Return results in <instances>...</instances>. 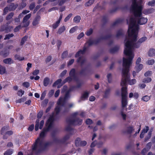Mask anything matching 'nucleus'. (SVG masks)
Instances as JSON below:
<instances>
[{"mask_svg":"<svg viewBox=\"0 0 155 155\" xmlns=\"http://www.w3.org/2000/svg\"><path fill=\"white\" fill-rule=\"evenodd\" d=\"M75 70L74 69H73L71 71L69 74L70 76L74 78V79H75V78H76L75 76Z\"/></svg>","mask_w":155,"mask_h":155,"instance_id":"obj_24","label":"nucleus"},{"mask_svg":"<svg viewBox=\"0 0 155 155\" xmlns=\"http://www.w3.org/2000/svg\"><path fill=\"white\" fill-rule=\"evenodd\" d=\"M67 55V52H64L62 54L61 57L62 58H65Z\"/></svg>","mask_w":155,"mask_h":155,"instance_id":"obj_61","label":"nucleus"},{"mask_svg":"<svg viewBox=\"0 0 155 155\" xmlns=\"http://www.w3.org/2000/svg\"><path fill=\"white\" fill-rule=\"evenodd\" d=\"M149 150L147 148H144L142 151V153L143 155H145Z\"/></svg>","mask_w":155,"mask_h":155,"instance_id":"obj_50","label":"nucleus"},{"mask_svg":"<svg viewBox=\"0 0 155 155\" xmlns=\"http://www.w3.org/2000/svg\"><path fill=\"white\" fill-rule=\"evenodd\" d=\"M151 81V79L150 78H148L144 79L143 80V82L145 83H148Z\"/></svg>","mask_w":155,"mask_h":155,"instance_id":"obj_43","label":"nucleus"},{"mask_svg":"<svg viewBox=\"0 0 155 155\" xmlns=\"http://www.w3.org/2000/svg\"><path fill=\"white\" fill-rule=\"evenodd\" d=\"M154 9L153 8L145 9L143 11V14L147 15L152 13L154 11Z\"/></svg>","mask_w":155,"mask_h":155,"instance_id":"obj_14","label":"nucleus"},{"mask_svg":"<svg viewBox=\"0 0 155 155\" xmlns=\"http://www.w3.org/2000/svg\"><path fill=\"white\" fill-rule=\"evenodd\" d=\"M141 59L140 57H139L137 58L136 61V64H140V63L141 62Z\"/></svg>","mask_w":155,"mask_h":155,"instance_id":"obj_56","label":"nucleus"},{"mask_svg":"<svg viewBox=\"0 0 155 155\" xmlns=\"http://www.w3.org/2000/svg\"><path fill=\"white\" fill-rule=\"evenodd\" d=\"M122 102L121 105L123 108L126 107L127 104L126 96L127 95L126 87H122Z\"/></svg>","mask_w":155,"mask_h":155,"instance_id":"obj_5","label":"nucleus"},{"mask_svg":"<svg viewBox=\"0 0 155 155\" xmlns=\"http://www.w3.org/2000/svg\"><path fill=\"white\" fill-rule=\"evenodd\" d=\"M73 79L74 80L76 81L77 83H78L79 82V81L76 78H75V79H74V78L72 77H69L65 80V82H70L72 81V79Z\"/></svg>","mask_w":155,"mask_h":155,"instance_id":"obj_15","label":"nucleus"},{"mask_svg":"<svg viewBox=\"0 0 155 155\" xmlns=\"http://www.w3.org/2000/svg\"><path fill=\"white\" fill-rule=\"evenodd\" d=\"M18 6V5L17 4L15 5L13 3L11 4L8 7L9 8V11H13L15 10Z\"/></svg>","mask_w":155,"mask_h":155,"instance_id":"obj_9","label":"nucleus"},{"mask_svg":"<svg viewBox=\"0 0 155 155\" xmlns=\"http://www.w3.org/2000/svg\"><path fill=\"white\" fill-rule=\"evenodd\" d=\"M40 17L39 16H37L36 17L32 22V24L34 26H36L39 24Z\"/></svg>","mask_w":155,"mask_h":155,"instance_id":"obj_10","label":"nucleus"},{"mask_svg":"<svg viewBox=\"0 0 155 155\" xmlns=\"http://www.w3.org/2000/svg\"><path fill=\"white\" fill-rule=\"evenodd\" d=\"M60 110V107L59 106L57 107L55 109V112L56 114H58Z\"/></svg>","mask_w":155,"mask_h":155,"instance_id":"obj_48","label":"nucleus"},{"mask_svg":"<svg viewBox=\"0 0 155 155\" xmlns=\"http://www.w3.org/2000/svg\"><path fill=\"white\" fill-rule=\"evenodd\" d=\"M54 117L53 115L51 116L46 122V128L44 129L40 135V137L37 139L35 144L32 146V149L34 150H40L44 146V143L41 139L46 135L47 131L50 130L53 125Z\"/></svg>","mask_w":155,"mask_h":155,"instance_id":"obj_4","label":"nucleus"},{"mask_svg":"<svg viewBox=\"0 0 155 155\" xmlns=\"http://www.w3.org/2000/svg\"><path fill=\"white\" fill-rule=\"evenodd\" d=\"M44 121L43 120H42L41 121V122L40 123V125H39V129H41L42 128L43 125L44 124Z\"/></svg>","mask_w":155,"mask_h":155,"instance_id":"obj_58","label":"nucleus"},{"mask_svg":"<svg viewBox=\"0 0 155 155\" xmlns=\"http://www.w3.org/2000/svg\"><path fill=\"white\" fill-rule=\"evenodd\" d=\"M66 29V27L64 26H61L59 28L57 33L59 34H61L65 31Z\"/></svg>","mask_w":155,"mask_h":155,"instance_id":"obj_11","label":"nucleus"},{"mask_svg":"<svg viewBox=\"0 0 155 155\" xmlns=\"http://www.w3.org/2000/svg\"><path fill=\"white\" fill-rule=\"evenodd\" d=\"M13 133V132L11 130L7 131L4 135L3 137V138L4 139H6L8 137V136L12 135Z\"/></svg>","mask_w":155,"mask_h":155,"instance_id":"obj_17","label":"nucleus"},{"mask_svg":"<svg viewBox=\"0 0 155 155\" xmlns=\"http://www.w3.org/2000/svg\"><path fill=\"white\" fill-rule=\"evenodd\" d=\"M92 122V120L89 119H87L86 121V123L87 124H91Z\"/></svg>","mask_w":155,"mask_h":155,"instance_id":"obj_59","label":"nucleus"},{"mask_svg":"<svg viewBox=\"0 0 155 155\" xmlns=\"http://www.w3.org/2000/svg\"><path fill=\"white\" fill-rule=\"evenodd\" d=\"M54 90H52L50 91L48 93V94L49 96L50 97H51L54 94Z\"/></svg>","mask_w":155,"mask_h":155,"instance_id":"obj_57","label":"nucleus"},{"mask_svg":"<svg viewBox=\"0 0 155 155\" xmlns=\"http://www.w3.org/2000/svg\"><path fill=\"white\" fill-rule=\"evenodd\" d=\"M43 112L42 111H40L37 115V117L38 118H40L42 116Z\"/></svg>","mask_w":155,"mask_h":155,"instance_id":"obj_60","label":"nucleus"},{"mask_svg":"<svg viewBox=\"0 0 155 155\" xmlns=\"http://www.w3.org/2000/svg\"><path fill=\"white\" fill-rule=\"evenodd\" d=\"M39 120H37L36 121V124L35 127V130L36 131L38 130V127L39 126Z\"/></svg>","mask_w":155,"mask_h":155,"instance_id":"obj_36","label":"nucleus"},{"mask_svg":"<svg viewBox=\"0 0 155 155\" xmlns=\"http://www.w3.org/2000/svg\"><path fill=\"white\" fill-rule=\"evenodd\" d=\"M134 130V129L132 127H129L127 129V132L128 134H131Z\"/></svg>","mask_w":155,"mask_h":155,"instance_id":"obj_23","label":"nucleus"},{"mask_svg":"<svg viewBox=\"0 0 155 155\" xmlns=\"http://www.w3.org/2000/svg\"><path fill=\"white\" fill-rule=\"evenodd\" d=\"M60 23L59 22L57 21L53 24L52 27L53 28L55 29L57 28L59 25Z\"/></svg>","mask_w":155,"mask_h":155,"instance_id":"obj_32","label":"nucleus"},{"mask_svg":"<svg viewBox=\"0 0 155 155\" xmlns=\"http://www.w3.org/2000/svg\"><path fill=\"white\" fill-rule=\"evenodd\" d=\"M149 127L148 126H146L142 130V132L145 134L147 133L149 130Z\"/></svg>","mask_w":155,"mask_h":155,"instance_id":"obj_44","label":"nucleus"},{"mask_svg":"<svg viewBox=\"0 0 155 155\" xmlns=\"http://www.w3.org/2000/svg\"><path fill=\"white\" fill-rule=\"evenodd\" d=\"M61 81V79L57 80L56 82H55L53 85V87H54L57 85L59 84H60Z\"/></svg>","mask_w":155,"mask_h":155,"instance_id":"obj_38","label":"nucleus"},{"mask_svg":"<svg viewBox=\"0 0 155 155\" xmlns=\"http://www.w3.org/2000/svg\"><path fill=\"white\" fill-rule=\"evenodd\" d=\"M151 135V132H149L148 134V135L147 137L145 138V141H146L149 139L150 138Z\"/></svg>","mask_w":155,"mask_h":155,"instance_id":"obj_49","label":"nucleus"},{"mask_svg":"<svg viewBox=\"0 0 155 155\" xmlns=\"http://www.w3.org/2000/svg\"><path fill=\"white\" fill-rule=\"evenodd\" d=\"M35 3H31L29 6V8L30 10H32L35 7Z\"/></svg>","mask_w":155,"mask_h":155,"instance_id":"obj_62","label":"nucleus"},{"mask_svg":"<svg viewBox=\"0 0 155 155\" xmlns=\"http://www.w3.org/2000/svg\"><path fill=\"white\" fill-rule=\"evenodd\" d=\"M128 36L124 41L125 48L124 51V54L127 56L126 58L133 60L134 57V49L139 48L140 44L147 39L146 37L140 38L136 42L137 37L138 31L137 32L136 38L134 37V31H128Z\"/></svg>","mask_w":155,"mask_h":155,"instance_id":"obj_2","label":"nucleus"},{"mask_svg":"<svg viewBox=\"0 0 155 155\" xmlns=\"http://www.w3.org/2000/svg\"><path fill=\"white\" fill-rule=\"evenodd\" d=\"M24 58L23 57H21L20 55L16 54L15 56V59L19 61H21L24 60Z\"/></svg>","mask_w":155,"mask_h":155,"instance_id":"obj_18","label":"nucleus"},{"mask_svg":"<svg viewBox=\"0 0 155 155\" xmlns=\"http://www.w3.org/2000/svg\"><path fill=\"white\" fill-rule=\"evenodd\" d=\"M8 127L7 126L3 127L2 129L1 134H3V133L5 130H7L8 129Z\"/></svg>","mask_w":155,"mask_h":155,"instance_id":"obj_47","label":"nucleus"},{"mask_svg":"<svg viewBox=\"0 0 155 155\" xmlns=\"http://www.w3.org/2000/svg\"><path fill=\"white\" fill-rule=\"evenodd\" d=\"M154 63V60L153 59H150L148 60L147 62V64L149 65H152Z\"/></svg>","mask_w":155,"mask_h":155,"instance_id":"obj_35","label":"nucleus"},{"mask_svg":"<svg viewBox=\"0 0 155 155\" xmlns=\"http://www.w3.org/2000/svg\"><path fill=\"white\" fill-rule=\"evenodd\" d=\"M142 100L145 101H147L150 99V97L148 96H145L142 98Z\"/></svg>","mask_w":155,"mask_h":155,"instance_id":"obj_42","label":"nucleus"},{"mask_svg":"<svg viewBox=\"0 0 155 155\" xmlns=\"http://www.w3.org/2000/svg\"><path fill=\"white\" fill-rule=\"evenodd\" d=\"M143 68V65L142 64H136L134 68V70L133 71L132 74L134 77H135L137 73L140 71Z\"/></svg>","mask_w":155,"mask_h":155,"instance_id":"obj_7","label":"nucleus"},{"mask_svg":"<svg viewBox=\"0 0 155 155\" xmlns=\"http://www.w3.org/2000/svg\"><path fill=\"white\" fill-rule=\"evenodd\" d=\"M49 79L48 78H45L44 80L43 84L45 86H47L49 83Z\"/></svg>","mask_w":155,"mask_h":155,"instance_id":"obj_22","label":"nucleus"},{"mask_svg":"<svg viewBox=\"0 0 155 155\" xmlns=\"http://www.w3.org/2000/svg\"><path fill=\"white\" fill-rule=\"evenodd\" d=\"M72 14L71 13L69 14L64 19V21L65 22L68 21L70 18L72 16Z\"/></svg>","mask_w":155,"mask_h":155,"instance_id":"obj_40","label":"nucleus"},{"mask_svg":"<svg viewBox=\"0 0 155 155\" xmlns=\"http://www.w3.org/2000/svg\"><path fill=\"white\" fill-rule=\"evenodd\" d=\"M93 31V29L90 28L87 31L86 34L87 36H89L92 34Z\"/></svg>","mask_w":155,"mask_h":155,"instance_id":"obj_41","label":"nucleus"},{"mask_svg":"<svg viewBox=\"0 0 155 155\" xmlns=\"http://www.w3.org/2000/svg\"><path fill=\"white\" fill-rule=\"evenodd\" d=\"M14 14L13 12L10 13L6 18L7 20H8L11 19L13 16Z\"/></svg>","mask_w":155,"mask_h":155,"instance_id":"obj_31","label":"nucleus"},{"mask_svg":"<svg viewBox=\"0 0 155 155\" xmlns=\"http://www.w3.org/2000/svg\"><path fill=\"white\" fill-rule=\"evenodd\" d=\"M132 0V4L130 8L131 13L134 15V17L131 16L127 20V23L129 25L128 31H134V37L135 38L136 33L138 31V27L137 24L140 25H144L147 23V19L142 16V11L143 5L142 4L143 0Z\"/></svg>","mask_w":155,"mask_h":155,"instance_id":"obj_1","label":"nucleus"},{"mask_svg":"<svg viewBox=\"0 0 155 155\" xmlns=\"http://www.w3.org/2000/svg\"><path fill=\"white\" fill-rule=\"evenodd\" d=\"M81 141V139L79 138H77L75 141V143L77 146H79L80 145Z\"/></svg>","mask_w":155,"mask_h":155,"instance_id":"obj_29","label":"nucleus"},{"mask_svg":"<svg viewBox=\"0 0 155 155\" xmlns=\"http://www.w3.org/2000/svg\"><path fill=\"white\" fill-rule=\"evenodd\" d=\"M27 38L28 37L27 36H25L24 37H23L22 38L21 42V45H23L24 44L25 42L27 41Z\"/></svg>","mask_w":155,"mask_h":155,"instance_id":"obj_30","label":"nucleus"},{"mask_svg":"<svg viewBox=\"0 0 155 155\" xmlns=\"http://www.w3.org/2000/svg\"><path fill=\"white\" fill-rule=\"evenodd\" d=\"M82 122V120L81 119H79L77 118L74 120H72L70 122V124L73 125H80Z\"/></svg>","mask_w":155,"mask_h":155,"instance_id":"obj_8","label":"nucleus"},{"mask_svg":"<svg viewBox=\"0 0 155 155\" xmlns=\"http://www.w3.org/2000/svg\"><path fill=\"white\" fill-rule=\"evenodd\" d=\"M3 62L5 64H10L14 63V61L11 58H6L3 61Z\"/></svg>","mask_w":155,"mask_h":155,"instance_id":"obj_12","label":"nucleus"},{"mask_svg":"<svg viewBox=\"0 0 155 155\" xmlns=\"http://www.w3.org/2000/svg\"><path fill=\"white\" fill-rule=\"evenodd\" d=\"M132 60L123 58V69L122 71V78L121 83V85L122 87H125L126 83L128 82L130 85H133L136 83V81L135 79L130 80V74L129 71L130 66L132 64Z\"/></svg>","mask_w":155,"mask_h":155,"instance_id":"obj_3","label":"nucleus"},{"mask_svg":"<svg viewBox=\"0 0 155 155\" xmlns=\"http://www.w3.org/2000/svg\"><path fill=\"white\" fill-rule=\"evenodd\" d=\"M9 11V8L8 7H5L4 10V13L3 15H6L8 11Z\"/></svg>","mask_w":155,"mask_h":155,"instance_id":"obj_46","label":"nucleus"},{"mask_svg":"<svg viewBox=\"0 0 155 155\" xmlns=\"http://www.w3.org/2000/svg\"><path fill=\"white\" fill-rule=\"evenodd\" d=\"M13 153L12 150H9L6 151L4 153V155H10Z\"/></svg>","mask_w":155,"mask_h":155,"instance_id":"obj_34","label":"nucleus"},{"mask_svg":"<svg viewBox=\"0 0 155 155\" xmlns=\"http://www.w3.org/2000/svg\"><path fill=\"white\" fill-rule=\"evenodd\" d=\"M34 124H32L28 128V130L30 131H31L34 128Z\"/></svg>","mask_w":155,"mask_h":155,"instance_id":"obj_64","label":"nucleus"},{"mask_svg":"<svg viewBox=\"0 0 155 155\" xmlns=\"http://www.w3.org/2000/svg\"><path fill=\"white\" fill-rule=\"evenodd\" d=\"M81 20V17L80 16L77 15L74 18L73 21L75 23H78L80 22Z\"/></svg>","mask_w":155,"mask_h":155,"instance_id":"obj_20","label":"nucleus"},{"mask_svg":"<svg viewBox=\"0 0 155 155\" xmlns=\"http://www.w3.org/2000/svg\"><path fill=\"white\" fill-rule=\"evenodd\" d=\"M84 34L83 32L81 33L77 37L78 39H80L84 36Z\"/></svg>","mask_w":155,"mask_h":155,"instance_id":"obj_52","label":"nucleus"},{"mask_svg":"<svg viewBox=\"0 0 155 155\" xmlns=\"http://www.w3.org/2000/svg\"><path fill=\"white\" fill-rule=\"evenodd\" d=\"M39 73V70H35L33 72V74L34 75H36Z\"/></svg>","mask_w":155,"mask_h":155,"instance_id":"obj_63","label":"nucleus"},{"mask_svg":"<svg viewBox=\"0 0 155 155\" xmlns=\"http://www.w3.org/2000/svg\"><path fill=\"white\" fill-rule=\"evenodd\" d=\"M23 85L27 88L29 86V84L27 82H25L23 83L22 84Z\"/></svg>","mask_w":155,"mask_h":155,"instance_id":"obj_55","label":"nucleus"},{"mask_svg":"<svg viewBox=\"0 0 155 155\" xmlns=\"http://www.w3.org/2000/svg\"><path fill=\"white\" fill-rule=\"evenodd\" d=\"M13 35L12 34L7 35H6L5 37V38L4 39L5 40H6V39H8L10 38L13 37Z\"/></svg>","mask_w":155,"mask_h":155,"instance_id":"obj_51","label":"nucleus"},{"mask_svg":"<svg viewBox=\"0 0 155 155\" xmlns=\"http://www.w3.org/2000/svg\"><path fill=\"white\" fill-rule=\"evenodd\" d=\"M26 100V98L24 97L19 99L16 100V102L20 103L22 102H24Z\"/></svg>","mask_w":155,"mask_h":155,"instance_id":"obj_37","label":"nucleus"},{"mask_svg":"<svg viewBox=\"0 0 155 155\" xmlns=\"http://www.w3.org/2000/svg\"><path fill=\"white\" fill-rule=\"evenodd\" d=\"M94 2V0H89L88 2H86L85 4L86 6H88L91 5Z\"/></svg>","mask_w":155,"mask_h":155,"instance_id":"obj_28","label":"nucleus"},{"mask_svg":"<svg viewBox=\"0 0 155 155\" xmlns=\"http://www.w3.org/2000/svg\"><path fill=\"white\" fill-rule=\"evenodd\" d=\"M31 16V14L30 13L25 16L23 18L22 24L23 27H26L28 26L30 24V21L28 19Z\"/></svg>","mask_w":155,"mask_h":155,"instance_id":"obj_6","label":"nucleus"},{"mask_svg":"<svg viewBox=\"0 0 155 155\" xmlns=\"http://www.w3.org/2000/svg\"><path fill=\"white\" fill-rule=\"evenodd\" d=\"M148 55L150 57L155 56V50L150 49L149 51Z\"/></svg>","mask_w":155,"mask_h":155,"instance_id":"obj_21","label":"nucleus"},{"mask_svg":"<svg viewBox=\"0 0 155 155\" xmlns=\"http://www.w3.org/2000/svg\"><path fill=\"white\" fill-rule=\"evenodd\" d=\"M6 72V68L5 67L0 65V74H3Z\"/></svg>","mask_w":155,"mask_h":155,"instance_id":"obj_19","label":"nucleus"},{"mask_svg":"<svg viewBox=\"0 0 155 155\" xmlns=\"http://www.w3.org/2000/svg\"><path fill=\"white\" fill-rule=\"evenodd\" d=\"M78 29L77 26H74L71 28L69 30V33L72 34L74 32Z\"/></svg>","mask_w":155,"mask_h":155,"instance_id":"obj_25","label":"nucleus"},{"mask_svg":"<svg viewBox=\"0 0 155 155\" xmlns=\"http://www.w3.org/2000/svg\"><path fill=\"white\" fill-rule=\"evenodd\" d=\"M107 77L108 82L110 83L111 81V74H107Z\"/></svg>","mask_w":155,"mask_h":155,"instance_id":"obj_45","label":"nucleus"},{"mask_svg":"<svg viewBox=\"0 0 155 155\" xmlns=\"http://www.w3.org/2000/svg\"><path fill=\"white\" fill-rule=\"evenodd\" d=\"M85 50H84L83 51H80L78 52L75 55V57H78L81 56L84 53Z\"/></svg>","mask_w":155,"mask_h":155,"instance_id":"obj_26","label":"nucleus"},{"mask_svg":"<svg viewBox=\"0 0 155 155\" xmlns=\"http://www.w3.org/2000/svg\"><path fill=\"white\" fill-rule=\"evenodd\" d=\"M46 94V91H44L41 94L40 98L41 100H43L45 97Z\"/></svg>","mask_w":155,"mask_h":155,"instance_id":"obj_53","label":"nucleus"},{"mask_svg":"<svg viewBox=\"0 0 155 155\" xmlns=\"http://www.w3.org/2000/svg\"><path fill=\"white\" fill-rule=\"evenodd\" d=\"M29 12V11L27 10H24L19 15L18 17H22L23 16V15H25L26 14L28 13Z\"/></svg>","mask_w":155,"mask_h":155,"instance_id":"obj_27","label":"nucleus"},{"mask_svg":"<svg viewBox=\"0 0 155 155\" xmlns=\"http://www.w3.org/2000/svg\"><path fill=\"white\" fill-rule=\"evenodd\" d=\"M149 6H153L155 5V0H152V1L149 2L147 4Z\"/></svg>","mask_w":155,"mask_h":155,"instance_id":"obj_33","label":"nucleus"},{"mask_svg":"<svg viewBox=\"0 0 155 155\" xmlns=\"http://www.w3.org/2000/svg\"><path fill=\"white\" fill-rule=\"evenodd\" d=\"M24 91H22L21 90H19L17 93V94L18 96H21L24 93Z\"/></svg>","mask_w":155,"mask_h":155,"instance_id":"obj_39","label":"nucleus"},{"mask_svg":"<svg viewBox=\"0 0 155 155\" xmlns=\"http://www.w3.org/2000/svg\"><path fill=\"white\" fill-rule=\"evenodd\" d=\"M89 95V93L87 92H84L82 94L81 99L83 100H84L86 99H87Z\"/></svg>","mask_w":155,"mask_h":155,"instance_id":"obj_16","label":"nucleus"},{"mask_svg":"<svg viewBox=\"0 0 155 155\" xmlns=\"http://www.w3.org/2000/svg\"><path fill=\"white\" fill-rule=\"evenodd\" d=\"M67 95L66 94L64 98L60 97L57 102L58 105H62V102L64 101L67 98Z\"/></svg>","mask_w":155,"mask_h":155,"instance_id":"obj_13","label":"nucleus"},{"mask_svg":"<svg viewBox=\"0 0 155 155\" xmlns=\"http://www.w3.org/2000/svg\"><path fill=\"white\" fill-rule=\"evenodd\" d=\"M87 144V142L84 140L81 141V142L80 145V146H84Z\"/></svg>","mask_w":155,"mask_h":155,"instance_id":"obj_54","label":"nucleus"}]
</instances>
